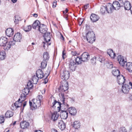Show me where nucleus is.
I'll return each mask as SVG.
<instances>
[{
    "mask_svg": "<svg viewBox=\"0 0 132 132\" xmlns=\"http://www.w3.org/2000/svg\"><path fill=\"white\" fill-rule=\"evenodd\" d=\"M47 30L46 26L43 24H41L38 30L41 33L44 34L47 32Z\"/></svg>",
    "mask_w": 132,
    "mask_h": 132,
    "instance_id": "obj_19",
    "label": "nucleus"
},
{
    "mask_svg": "<svg viewBox=\"0 0 132 132\" xmlns=\"http://www.w3.org/2000/svg\"><path fill=\"white\" fill-rule=\"evenodd\" d=\"M107 52L111 58H114L116 56V54L113 52V50L112 49H110L108 50Z\"/></svg>",
    "mask_w": 132,
    "mask_h": 132,
    "instance_id": "obj_24",
    "label": "nucleus"
},
{
    "mask_svg": "<svg viewBox=\"0 0 132 132\" xmlns=\"http://www.w3.org/2000/svg\"><path fill=\"white\" fill-rule=\"evenodd\" d=\"M106 11V9L105 6H102L100 9L101 12L102 14H103Z\"/></svg>",
    "mask_w": 132,
    "mask_h": 132,
    "instance_id": "obj_42",
    "label": "nucleus"
},
{
    "mask_svg": "<svg viewBox=\"0 0 132 132\" xmlns=\"http://www.w3.org/2000/svg\"><path fill=\"white\" fill-rule=\"evenodd\" d=\"M75 60L76 64H80L81 63V62L82 61L81 57L79 56H78L76 58Z\"/></svg>",
    "mask_w": 132,
    "mask_h": 132,
    "instance_id": "obj_36",
    "label": "nucleus"
},
{
    "mask_svg": "<svg viewBox=\"0 0 132 132\" xmlns=\"http://www.w3.org/2000/svg\"><path fill=\"white\" fill-rule=\"evenodd\" d=\"M64 14L63 17L67 20H68V15L67 13H65V11H63Z\"/></svg>",
    "mask_w": 132,
    "mask_h": 132,
    "instance_id": "obj_48",
    "label": "nucleus"
},
{
    "mask_svg": "<svg viewBox=\"0 0 132 132\" xmlns=\"http://www.w3.org/2000/svg\"><path fill=\"white\" fill-rule=\"evenodd\" d=\"M50 68H48L47 71H46V72H47V73H46H46H48V74L50 73Z\"/></svg>",
    "mask_w": 132,
    "mask_h": 132,
    "instance_id": "obj_55",
    "label": "nucleus"
},
{
    "mask_svg": "<svg viewBox=\"0 0 132 132\" xmlns=\"http://www.w3.org/2000/svg\"><path fill=\"white\" fill-rule=\"evenodd\" d=\"M125 68L130 72H132V63L128 62L126 63Z\"/></svg>",
    "mask_w": 132,
    "mask_h": 132,
    "instance_id": "obj_23",
    "label": "nucleus"
},
{
    "mask_svg": "<svg viewBox=\"0 0 132 132\" xmlns=\"http://www.w3.org/2000/svg\"><path fill=\"white\" fill-rule=\"evenodd\" d=\"M22 38V35L19 33H17L14 36L13 38V41H14V45L15 44V42L20 41V40Z\"/></svg>",
    "mask_w": 132,
    "mask_h": 132,
    "instance_id": "obj_12",
    "label": "nucleus"
},
{
    "mask_svg": "<svg viewBox=\"0 0 132 132\" xmlns=\"http://www.w3.org/2000/svg\"><path fill=\"white\" fill-rule=\"evenodd\" d=\"M4 118L2 116L0 117V123H1L4 122Z\"/></svg>",
    "mask_w": 132,
    "mask_h": 132,
    "instance_id": "obj_50",
    "label": "nucleus"
},
{
    "mask_svg": "<svg viewBox=\"0 0 132 132\" xmlns=\"http://www.w3.org/2000/svg\"><path fill=\"white\" fill-rule=\"evenodd\" d=\"M36 75L39 78L41 79L44 77V73L43 71L41 69L38 70L36 73Z\"/></svg>",
    "mask_w": 132,
    "mask_h": 132,
    "instance_id": "obj_29",
    "label": "nucleus"
},
{
    "mask_svg": "<svg viewBox=\"0 0 132 132\" xmlns=\"http://www.w3.org/2000/svg\"><path fill=\"white\" fill-rule=\"evenodd\" d=\"M117 82L120 85H122L125 82V77L122 75H120L117 77Z\"/></svg>",
    "mask_w": 132,
    "mask_h": 132,
    "instance_id": "obj_13",
    "label": "nucleus"
},
{
    "mask_svg": "<svg viewBox=\"0 0 132 132\" xmlns=\"http://www.w3.org/2000/svg\"><path fill=\"white\" fill-rule=\"evenodd\" d=\"M14 42L10 41L8 43L7 38L3 37L0 38V46L4 47L5 50H8L11 46L14 45Z\"/></svg>",
    "mask_w": 132,
    "mask_h": 132,
    "instance_id": "obj_2",
    "label": "nucleus"
},
{
    "mask_svg": "<svg viewBox=\"0 0 132 132\" xmlns=\"http://www.w3.org/2000/svg\"><path fill=\"white\" fill-rule=\"evenodd\" d=\"M61 107H62L61 106ZM62 107V109H63L64 110H61L60 114V116L61 119H65L68 117V113L67 110L64 109L65 107L64 108V107Z\"/></svg>",
    "mask_w": 132,
    "mask_h": 132,
    "instance_id": "obj_9",
    "label": "nucleus"
},
{
    "mask_svg": "<svg viewBox=\"0 0 132 132\" xmlns=\"http://www.w3.org/2000/svg\"><path fill=\"white\" fill-rule=\"evenodd\" d=\"M33 103L29 101L30 105L34 109H37L41 105V102L39 100L37 99H34L32 100Z\"/></svg>",
    "mask_w": 132,
    "mask_h": 132,
    "instance_id": "obj_5",
    "label": "nucleus"
},
{
    "mask_svg": "<svg viewBox=\"0 0 132 132\" xmlns=\"http://www.w3.org/2000/svg\"><path fill=\"white\" fill-rule=\"evenodd\" d=\"M68 83L66 81H64V82L60 86L59 88V91L60 92H65L68 89Z\"/></svg>",
    "mask_w": 132,
    "mask_h": 132,
    "instance_id": "obj_6",
    "label": "nucleus"
},
{
    "mask_svg": "<svg viewBox=\"0 0 132 132\" xmlns=\"http://www.w3.org/2000/svg\"><path fill=\"white\" fill-rule=\"evenodd\" d=\"M118 60L120 64L122 66L125 67V64L126 63V61H125L124 59L123 56L121 55L118 56Z\"/></svg>",
    "mask_w": 132,
    "mask_h": 132,
    "instance_id": "obj_16",
    "label": "nucleus"
},
{
    "mask_svg": "<svg viewBox=\"0 0 132 132\" xmlns=\"http://www.w3.org/2000/svg\"><path fill=\"white\" fill-rule=\"evenodd\" d=\"M52 132H58L57 130L54 129H52Z\"/></svg>",
    "mask_w": 132,
    "mask_h": 132,
    "instance_id": "obj_56",
    "label": "nucleus"
},
{
    "mask_svg": "<svg viewBox=\"0 0 132 132\" xmlns=\"http://www.w3.org/2000/svg\"><path fill=\"white\" fill-rule=\"evenodd\" d=\"M35 132H43L42 131L40 130H36L35 131Z\"/></svg>",
    "mask_w": 132,
    "mask_h": 132,
    "instance_id": "obj_61",
    "label": "nucleus"
},
{
    "mask_svg": "<svg viewBox=\"0 0 132 132\" xmlns=\"http://www.w3.org/2000/svg\"><path fill=\"white\" fill-rule=\"evenodd\" d=\"M60 38L61 39H62L63 40H64V37H63V36L61 34Z\"/></svg>",
    "mask_w": 132,
    "mask_h": 132,
    "instance_id": "obj_59",
    "label": "nucleus"
},
{
    "mask_svg": "<svg viewBox=\"0 0 132 132\" xmlns=\"http://www.w3.org/2000/svg\"><path fill=\"white\" fill-rule=\"evenodd\" d=\"M21 20L20 17L18 15H15V16L14 19V22L15 24H16L18 23L19 21Z\"/></svg>",
    "mask_w": 132,
    "mask_h": 132,
    "instance_id": "obj_38",
    "label": "nucleus"
},
{
    "mask_svg": "<svg viewBox=\"0 0 132 132\" xmlns=\"http://www.w3.org/2000/svg\"><path fill=\"white\" fill-rule=\"evenodd\" d=\"M13 29L11 28L7 29L6 31V34L7 36L9 37H11L14 34Z\"/></svg>",
    "mask_w": 132,
    "mask_h": 132,
    "instance_id": "obj_20",
    "label": "nucleus"
},
{
    "mask_svg": "<svg viewBox=\"0 0 132 132\" xmlns=\"http://www.w3.org/2000/svg\"><path fill=\"white\" fill-rule=\"evenodd\" d=\"M68 11V10L67 8H66L65 9V10L64 11H65V13H67Z\"/></svg>",
    "mask_w": 132,
    "mask_h": 132,
    "instance_id": "obj_62",
    "label": "nucleus"
},
{
    "mask_svg": "<svg viewBox=\"0 0 132 132\" xmlns=\"http://www.w3.org/2000/svg\"><path fill=\"white\" fill-rule=\"evenodd\" d=\"M36 99H37L38 100H39L40 102H41V101L43 100L42 96L41 95H39L37 96Z\"/></svg>",
    "mask_w": 132,
    "mask_h": 132,
    "instance_id": "obj_45",
    "label": "nucleus"
},
{
    "mask_svg": "<svg viewBox=\"0 0 132 132\" xmlns=\"http://www.w3.org/2000/svg\"><path fill=\"white\" fill-rule=\"evenodd\" d=\"M83 18L82 19H80L79 21V25L80 26L81 25L82 23L83 22Z\"/></svg>",
    "mask_w": 132,
    "mask_h": 132,
    "instance_id": "obj_53",
    "label": "nucleus"
},
{
    "mask_svg": "<svg viewBox=\"0 0 132 132\" xmlns=\"http://www.w3.org/2000/svg\"><path fill=\"white\" fill-rule=\"evenodd\" d=\"M20 101H19V103H18V108L21 107L22 106V103L21 102H22L21 101V100H20V102H19Z\"/></svg>",
    "mask_w": 132,
    "mask_h": 132,
    "instance_id": "obj_54",
    "label": "nucleus"
},
{
    "mask_svg": "<svg viewBox=\"0 0 132 132\" xmlns=\"http://www.w3.org/2000/svg\"><path fill=\"white\" fill-rule=\"evenodd\" d=\"M62 57L63 59H64L66 57V53L65 52V51L64 50L62 51Z\"/></svg>",
    "mask_w": 132,
    "mask_h": 132,
    "instance_id": "obj_52",
    "label": "nucleus"
},
{
    "mask_svg": "<svg viewBox=\"0 0 132 132\" xmlns=\"http://www.w3.org/2000/svg\"><path fill=\"white\" fill-rule=\"evenodd\" d=\"M112 72L113 75L114 76L117 77L118 76L120 75V73L119 71L115 67L112 68Z\"/></svg>",
    "mask_w": 132,
    "mask_h": 132,
    "instance_id": "obj_22",
    "label": "nucleus"
},
{
    "mask_svg": "<svg viewBox=\"0 0 132 132\" xmlns=\"http://www.w3.org/2000/svg\"><path fill=\"white\" fill-rule=\"evenodd\" d=\"M27 103V102H24L23 103V107L24 108L26 105Z\"/></svg>",
    "mask_w": 132,
    "mask_h": 132,
    "instance_id": "obj_57",
    "label": "nucleus"
},
{
    "mask_svg": "<svg viewBox=\"0 0 132 132\" xmlns=\"http://www.w3.org/2000/svg\"><path fill=\"white\" fill-rule=\"evenodd\" d=\"M41 24H40V22L38 20H36L33 24L32 25V28L34 29L38 30L39 29Z\"/></svg>",
    "mask_w": 132,
    "mask_h": 132,
    "instance_id": "obj_17",
    "label": "nucleus"
},
{
    "mask_svg": "<svg viewBox=\"0 0 132 132\" xmlns=\"http://www.w3.org/2000/svg\"><path fill=\"white\" fill-rule=\"evenodd\" d=\"M43 60L44 61H47L49 58V56L48 53L47 52L44 53L43 55Z\"/></svg>",
    "mask_w": 132,
    "mask_h": 132,
    "instance_id": "obj_33",
    "label": "nucleus"
},
{
    "mask_svg": "<svg viewBox=\"0 0 132 132\" xmlns=\"http://www.w3.org/2000/svg\"><path fill=\"white\" fill-rule=\"evenodd\" d=\"M52 7L53 8H55L57 5V1H55L52 4Z\"/></svg>",
    "mask_w": 132,
    "mask_h": 132,
    "instance_id": "obj_49",
    "label": "nucleus"
},
{
    "mask_svg": "<svg viewBox=\"0 0 132 132\" xmlns=\"http://www.w3.org/2000/svg\"><path fill=\"white\" fill-rule=\"evenodd\" d=\"M58 126L60 129L63 130L65 128V125L64 122L62 120H60L58 121Z\"/></svg>",
    "mask_w": 132,
    "mask_h": 132,
    "instance_id": "obj_18",
    "label": "nucleus"
},
{
    "mask_svg": "<svg viewBox=\"0 0 132 132\" xmlns=\"http://www.w3.org/2000/svg\"><path fill=\"white\" fill-rule=\"evenodd\" d=\"M77 65L76 63L74 62V61L71 60L69 64V68L71 71H73L76 69Z\"/></svg>",
    "mask_w": 132,
    "mask_h": 132,
    "instance_id": "obj_11",
    "label": "nucleus"
},
{
    "mask_svg": "<svg viewBox=\"0 0 132 132\" xmlns=\"http://www.w3.org/2000/svg\"><path fill=\"white\" fill-rule=\"evenodd\" d=\"M20 100H21V97L18 99L17 101H16L14 104H12V106L14 108L15 107L16 109L18 108V106L19 101H20Z\"/></svg>",
    "mask_w": 132,
    "mask_h": 132,
    "instance_id": "obj_37",
    "label": "nucleus"
},
{
    "mask_svg": "<svg viewBox=\"0 0 132 132\" xmlns=\"http://www.w3.org/2000/svg\"><path fill=\"white\" fill-rule=\"evenodd\" d=\"M89 55L88 53L85 52L81 55L82 61L84 62L87 61L89 59Z\"/></svg>",
    "mask_w": 132,
    "mask_h": 132,
    "instance_id": "obj_14",
    "label": "nucleus"
},
{
    "mask_svg": "<svg viewBox=\"0 0 132 132\" xmlns=\"http://www.w3.org/2000/svg\"><path fill=\"white\" fill-rule=\"evenodd\" d=\"M80 123L79 121H75L74 122L73 127L76 129H78L80 127Z\"/></svg>",
    "mask_w": 132,
    "mask_h": 132,
    "instance_id": "obj_30",
    "label": "nucleus"
},
{
    "mask_svg": "<svg viewBox=\"0 0 132 132\" xmlns=\"http://www.w3.org/2000/svg\"><path fill=\"white\" fill-rule=\"evenodd\" d=\"M59 117V114L56 112H54L52 114L51 119L53 121H55Z\"/></svg>",
    "mask_w": 132,
    "mask_h": 132,
    "instance_id": "obj_27",
    "label": "nucleus"
},
{
    "mask_svg": "<svg viewBox=\"0 0 132 132\" xmlns=\"http://www.w3.org/2000/svg\"><path fill=\"white\" fill-rule=\"evenodd\" d=\"M70 75V73L68 71H62L61 72L60 76L63 79H68L69 78Z\"/></svg>",
    "mask_w": 132,
    "mask_h": 132,
    "instance_id": "obj_8",
    "label": "nucleus"
},
{
    "mask_svg": "<svg viewBox=\"0 0 132 132\" xmlns=\"http://www.w3.org/2000/svg\"><path fill=\"white\" fill-rule=\"evenodd\" d=\"M123 5L125 9L126 10H129L131 7L130 2L128 1H126Z\"/></svg>",
    "mask_w": 132,
    "mask_h": 132,
    "instance_id": "obj_26",
    "label": "nucleus"
},
{
    "mask_svg": "<svg viewBox=\"0 0 132 132\" xmlns=\"http://www.w3.org/2000/svg\"><path fill=\"white\" fill-rule=\"evenodd\" d=\"M119 132H129L125 127H122L120 128Z\"/></svg>",
    "mask_w": 132,
    "mask_h": 132,
    "instance_id": "obj_43",
    "label": "nucleus"
},
{
    "mask_svg": "<svg viewBox=\"0 0 132 132\" xmlns=\"http://www.w3.org/2000/svg\"><path fill=\"white\" fill-rule=\"evenodd\" d=\"M111 132H118V131L117 130H113L111 131Z\"/></svg>",
    "mask_w": 132,
    "mask_h": 132,
    "instance_id": "obj_64",
    "label": "nucleus"
},
{
    "mask_svg": "<svg viewBox=\"0 0 132 132\" xmlns=\"http://www.w3.org/2000/svg\"><path fill=\"white\" fill-rule=\"evenodd\" d=\"M47 61L43 60L41 63V65L42 68L44 69L45 68L46 66Z\"/></svg>",
    "mask_w": 132,
    "mask_h": 132,
    "instance_id": "obj_40",
    "label": "nucleus"
},
{
    "mask_svg": "<svg viewBox=\"0 0 132 132\" xmlns=\"http://www.w3.org/2000/svg\"><path fill=\"white\" fill-rule=\"evenodd\" d=\"M90 19L92 22H94L98 20L99 19V17L95 14H92L90 16Z\"/></svg>",
    "mask_w": 132,
    "mask_h": 132,
    "instance_id": "obj_25",
    "label": "nucleus"
},
{
    "mask_svg": "<svg viewBox=\"0 0 132 132\" xmlns=\"http://www.w3.org/2000/svg\"><path fill=\"white\" fill-rule=\"evenodd\" d=\"M88 4H86L84 5V8L85 9H87V8L88 7Z\"/></svg>",
    "mask_w": 132,
    "mask_h": 132,
    "instance_id": "obj_58",
    "label": "nucleus"
},
{
    "mask_svg": "<svg viewBox=\"0 0 132 132\" xmlns=\"http://www.w3.org/2000/svg\"><path fill=\"white\" fill-rule=\"evenodd\" d=\"M106 65L107 67L108 68L111 69V68H113V64L111 62L107 63L106 64Z\"/></svg>",
    "mask_w": 132,
    "mask_h": 132,
    "instance_id": "obj_41",
    "label": "nucleus"
},
{
    "mask_svg": "<svg viewBox=\"0 0 132 132\" xmlns=\"http://www.w3.org/2000/svg\"><path fill=\"white\" fill-rule=\"evenodd\" d=\"M33 82H32L30 81H29L27 83V88L29 89H31L33 87Z\"/></svg>",
    "mask_w": 132,
    "mask_h": 132,
    "instance_id": "obj_39",
    "label": "nucleus"
},
{
    "mask_svg": "<svg viewBox=\"0 0 132 132\" xmlns=\"http://www.w3.org/2000/svg\"><path fill=\"white\" fill-rule=\"evenodd\" d=\"M39 78L36 75H34L33 76L32 78V80L33 81V83L34 84H36L38 82Z\"/></svg>",
    "mask_w": 132,
    "mask_h": 132,
    "instance_id": "obj_34",
    "label": "nucleus"
},
{
    "mask_svg": "<svg viewBox=\"0 0 132 132\" xmlns=\"http://www.w3.org/2000/svg\"><path fill=\"white\" fill-rule=\"evenodd\" d=\"M13 115V113L11 111H7L5 114V116L6 118H10Z\"/></svg>",
    "mask_w": 132,
    "mask_h": 132,
    "instance_id": "obj_35",
    "label": "nucleus"
},
{
    "mask_svg": "<svg viewBox=\"0 0 132 132\" xmlns=\"http://www.w3.org/2000/svg\"><path fill=\"white\" fill-rule=\"evenodd\" d=\"M48 42H43L42 43V45H43V47L45 48V47L46 45H47L48 46Z\"/></svg>",
    "mask_w": 132,
    "mask_h": 132,
    "instance_id": "obj_51",
    "label": "nucleus"
},
{
    "mask_svg": "<svg viewBox=\"0 0 132 132\" xmlns=\"http://www.w3.org/2000/svg\"><path fill=\"white\" fill-rule=\"evenodd\" d=\"M132 88V83L129 82L128 84H125L122 86V91L124 93H127L130 89Z\"/></svg>",
    "mask_w": 132,
    "mask_h": 132,
    "instance_id": "obj_4",
    "label": "nucleus"
},
{
    "mask_svg": "<svg viewBox=\"0 0 132 132\" xmlns=\"http://www.w3.org/2000/svg\"><path fill=\"white\" fill-rule=\"evenodd\" d=\"M4 132H9V130L8 129H6Z\"/></svg>",
    "mask_w": 132,
    "mask_h": 132,
    "instance_id": "obj_60",
    "label": "nucleus"
},
{
    "mask_svg": "<svg viewBox=\"0 0 132 132\" xmlns=\"http://www.w3.org/2000/svg\"><path fill=\"white\" fill-rule=\"evenodd\" d=\"M29 89L27 87L24 88L22 90V93L21 94L20 96L21 100L22 101H23L25 100L26 96L28 95L29 92Z\"/></svg>",
    "mask_w": 132,
    "mask_h": 132,
    "instance_id": "obj_7",
    "label": "nucleus"
},
{
    "mask_svg": "<svg viewBox=\"0 0 132 132\" xmlns=\"http://www.w3.org/2000/svg\"><path fill=\"white\" fill-rule=\"evenodd\" d=\"M107 12L109 13H112L114 10L112 4L110 3L108 4L105 6Z\"/></svg>",
    "mask_w": 132,
    "mask_h": 132,
    "instance_id": "obj_15",
    "label": "nucleus"
},
{
    "mask_svg": "<svg viewBox=\"0 0 132 132\" xmlns=\"http://www.w3.org/2000/svg\"><path fill=\"white\" fill-rule=\"evenodd\" d=\"M44 34V37L45 41L47 42L50 41L51 39L50 32H46Z\"/></svg>",
    "mask_w": 132,
    "mask_h": 132,
    "instance_id": "obj_28",
    "label": "nucleus"
},
{
    "mask_svg": "<svg viewBox=\"0 0 132 132\" xmlns=\"http://www.w3.org/2000/svg\"><path fill=\"white\" fill-rule=\"evenodd\" d=\"M59 95L60 96L61 102H58L56 100L54 101V102L52 103V107L53 108L55 107V106H54L57 103V104L59 105V106L57 107L59 110L58 111H60L62 105V107H65L64 109L67 110L68 109L69 112L71 115L74 116L76 115L77 113L76 109L74 107L69 108V105L67 103V99L65 97L64 93H61L59 94Z\"/></svg>",
    "mask_w": 132,
    "mask_h": 132,
    "instance_id": "obj_1",
    "label": "nucleus"
},
{
    "mask_svg": "<svg viewBox=\"0 0 132 132\" xmlns=\"http://www.w3.org/2000/svg\"><path fill=\"white\" fill-rule=\"evenodd\" d=\"M123 4H120L118 1L114 2L112 4L114 10H119L121 6H123Z\"/></svg>",
    "mask_w": 132,
    "mask_h": 132,
    "instance_id": "obj_10",
    "label": "nucleus"
},
{
    "mask_svg": "<svg viewBox=\"0 0 132 132\" xmlns=\"http://www.w3.org/2000/svg\"><path fill=\"white\" fill-rule=\"evenodd\" d=\"M96 56H94L91 59V62L93 64H95L96 63Z\"/></svg>",
    "mask_w": 132,
    "mask_h": 132,
    "instance_id": "obj_44",
    "label": "nucleus"
},
{
    "mask_svg": "<svg viewBox=\"0 0 132 132\" xmlns=\"http://www.w3.org/2000/svg\"><path fill=\"white\" fill-rule=\"evenodd\" d=\"M71 54L73 56H77L79 55L78 54L76 51H72Z\"/></svg>",
    "mask_w": 132,
    "mask_h": 132,
    "instance_id": "obj_46",
    "label": "nucleus"
},
{
    "mask_svg": "<svg viewBox=\"0 0 132 132\" xmlns=\"http://www.w3.org/2000/svg\"><path fill=\"white\" fill-rule=\"evenodd\" d=\"M21 128L23 129L27 128L29 126V123L28 122L26 121H23L20 123Z\"/></svg>",
    "mask_w": 132,
    "mask_h": 132,
    "instance_id": "obj_21",
    "label": "nucleus"
},
{
    "mask_svg": "<svg viewBox=\"0 0 132 132\" xmlns=\"http://www.w3.org/2000/svg\"><path fill=\"white\" fill-rule=\"evenodd\" d=\"M6 57V53L4 51L0 52V60H4Z\"/></svg>",
    "mask_w": 132,
    "mask_h": 132,
    "instance_id": "obj_31",
    "label": "nucleus"
},
{
    "mask_svg": "<svg viewBox=\"0 0 132 132\" xmlns=\"http://www.w3.org/2000/svg\"><path fill=\"white\" fill-rule=\"evenodd\" d=\"M95 35L93 32L92 31H89L86 34V37L84 36V39L86 40L90 43H93L95 40Z\"/></svg>",
    "mask_w": 132,
    "mask_h": 132,
    "instance_id": "obj_3",
    "label": "nucleus"
},
{
    "mask_svg": "<svg viewBox=\"0 0 132 132\" xmlns=\"http://www.w3.org/2000/svg\"><path fill=\"white\" fill-rule=\"evenodd\" d=\"M37 14H34V16L35 17H37Z\"/></svg>",
    "mask_w": 132,
    "mask_h": 132,
    "instance_id": "obj_63",
    "label": "nucleus"
},
{
    "mask_svg": "<svg viewBox=\"0 0 132 132\" xmlns=\"http://www.w3.org/2000/svg\"><path fill=\"white\" fill-rule=\"evenodd\" d=\"M99 58L98 59V60L101 62L102 63L103 61H104V59L102 58V57L101 56L98 57Z\"/></svg>",
    "mask_w": 132,
    "mask_h": 132,
    "instance_id": "obj_47",
    "label": "nucleus"
},
{
    "mask_svg": "<svg viewBox=\"0 0 132 132\" xmlns=\"http://www.w3.org/2000/svg\"><path fill=\"white\" fill-rule=\"evenodd\" d=\"M22 28L26 32H27L31 30L32 27L30 25L26 26H24Z\"/></svg>",
    "mask_w": 132,
    "mask_h": 132,
    "instance_id": "obj_32",
    "label": "nucleus"
}]
</instances>
